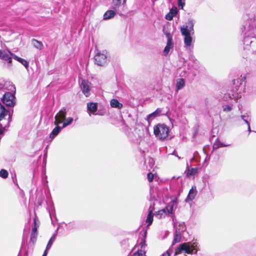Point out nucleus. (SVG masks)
Masks as SVG:
<instances>
[{"mask_svg": "<svg viewBox=\"0 0 256 256\" xmlns=\"http://www.w3.org/2000/svg\"><path fill=\"white\" fill-rule=\"evenodd\" d=\"M64 122L62 126V127L63 128H66L68 126L70 125L72 122L74 120L73 118H71V117H69L67 118H65V119H64Z\"/></svg>", "mask_w": 256, "mask_h": 256, "instance_id": "obj_29", "label": "nucleus"}, {"mask_svg": "<svg viewBox=\"0 0 256 256\" xmlns=\"http://www.w3.org/2000/svg\"><path fill=\"white\" fill-rule=\"evenodd\" d=\"M167 38V42L166 47L164 48L163 53L164 55L166 56L169 53L170 50L174 48V42L172 41V36L170 32L166 34Z\"/></svg>", "mask_w": 256, "mask_h": 256, "instance_id": "obj_8", "label": "nucleus"}, {"mask_svg": "<svg viewBox=\"0 0 256 256\" xmlns=\"http://www.w3.org/2000/svg\"><path fill=\"white\" fill-rule=\"evenodd\" d=\"M185 85V80L182 78H178L176 82V91L182 89Z\"/></svg>", "mask_w": 256, "mask_h": 256, "instance_id": "obj_25", "label": "nucleus"}, {"mask_svg": "<svg viewBox=\"0 0 256 256\" xmlns=\"http://www.w3.org/2000/svg\"><path fill=\"white\" fill-rule=\"evenodd\" d=\"M35 175H36V172H35V171H34L33 172V178H34Z\"/></svg>", "mask_w": 256, "mask_h": 256, "instance_id": "obj_52", "label": "nucleus"}, {"mask_svg": "<svg viewBox=\"0 0 256 256\" xmlns=\"http://www.w3.org/2000/svg\"><path fill=\"white\" fill-rule=\"evenodd\" d=\"M49 213H50V216L51 217V214H50V212H49Z\"/></svg>", "mask_w": 256, "mask_h": 256, "instance_id": "obj_55", "label": "nucleus"}, {"mask_svg": "<svg viewBox=\"0 0 256 256\" xmlns=\"http://www.w3.org/2000/svg\"><path fill=\"white\" fill-rule=\"evenodd\" d=\"M248 131L249 132H252V130L250 129V124H248Z\"/></svg>", "mask_w": 256, "mask_h": 256, "instance_id": "obj_48", "label": "nucleus"}, {"mask_svg": "<svg viewBox=\"0 0 256 256\" xmlns=\"http://www.w3.org/2000/svg\"><path fill=\"white\" fill-rule=\"evenodd\" d=\"M126 0H124V2H125Z\"/></svg>", "mask_w": 256, "mask_h": 256, "instance_id": "obj_56", "label": "nucleus"}, {"mask_svg": "<svg viewBox=\"0 0 256 256\" xmlns=\"http://www.w3.org/2000/svg\"><path fill=\"white\" fill-rule=\"evenodd\" d=\"M134 256H142V254L141 253L140 254L139 250H138L134 254Z\"/></svg>", "mask_w": 256, "mask_h": 256, "instance_id": "obj_46", "label": "nucleus"}, {"mask_svg": "<svg viewBox=\"0 0 256 256\" xmlns=\"http://www.w3.org/2000/svg\"><path fill=\"white\" fill-rule=\"evenodd\" d=\"M37 236H38V232H31L30 240V241L32 242V243H34L36 242Z\"/></svg>", "mask_w": 256, "mask_h": 256, "instance_id": "obj_34", "label": "nucleus"}, {"mask_svg": "<svg viewBox=\"0 0 256 256\" xmlns=\"http://www.w3.org/2000/svg\"><path fill=\"white\" fill-rule=\"evenodd\" d=\"M68 225V230L75 228L76 227V224L74 222H70Z\"/></svg>", "mask_w": 256, "mask_h": 256, "instance_id": "obj_40", "label": "nucleus"}, {"mask_svg": "<svg viewBox=\"0 0 256 256\" xmlns=\"http://www.w3.org/2000/svg\"><path fill=\"white\" fill-rule=\"evenodd\" d=\"M178 72H179L180 76L182 77L185 76L187 74V71L182 68H180L178 69Z\"/></svg>", "mask_w": 256, "mask_h": 256, "instance_id": "obj_35", "label": "nucleus"}, {"mask_svg": "<svg viewBox=\"0 0 256 256\" xmlns=\"http://www.w3.org/2000/svg\"><path fill=\"white\" fill-rule=\"evenodd\" d=\"M3 88V84L0 82V90Z\"/></svg>", "mask_w": 256, "mask_h": 256, "instance_id": "obj_51", "label": "nucleus"}, {"mask_svg": "<svg viewBox=\"0 0 256 256\" xmlns=\"http://www.w3.org/2000/svg\"><path fill=\"white\" fill-rule=\"evenodd\" d=\"M191 60L194 61L196 60V59L194 58V56H192L191 58L190 59Z\"/></svg>", "mask_w": 256, "mask_h": 256, "instance_id": "obj_50", "label": "nucleus"}, {"mask_svg": "<svg viewBox=\"0 0 256 256\" xmlns=\"http://www.w3.org/2000/svg\"><path fill=\"white\" fill-rule=\"evenodd\" d=\"M166 214V209H162L160 210H158L156 213V216L158 218H161L163 215Z\"/></svg>", "mask_w": 256, "mask_h": 256, "instance_id": "obj_33", "label": "nucleus"}, {"mask_svg": "<svg viewBox=\"0 0 256 256\" xmlns=\"http://www.w3.org/2000/svg\"><path fill=\"white\" fill-rule=\"evenodd\" d=\"M58 228H57V230H56L54 233L52 235L50 238V240L47 244V246H46V250L48 251L50 250V249L51 248L52 246V245L54 242L56 236H57V232H58Z\"/></svg>", "mask_w": 256, "mask_h": 256, "instance_id": "obj_21", "label": "nucleus"}, {"mask_svg": "<svg viewBox=\"0 0 256 256\" xmlns=\"http://www.w3.org/2000/svg\"><path fill=\"white\" fill-rule=\"evenodd\" d=\"M176 156L178 157V159H180V157H179L178 156Z\"/></svg>", "mask_w": 256, "mask_h": 256, "instance_id": "obj_54", "label": "nucleus"}, {"mask_svg": "<svg viewBox=\"0 0 256 256\" xmlns=\"http://www.w3.org/2000/svg\"><path fill=\"white\" fill-rule=\"evenodd\" d=\"M197 194V190L196 186H192L190 190L188 195L186 199V202L192 200Z\"/></svg>", "mask_w": 256, "mask_h": 256, "instance_id": "obj_16", "label": "nucleus"}, {"mask_svg": "<svg viewBox=\"0 0 256 256\" xmlns=\"http://www.w3.org/2000/svg\"><path fill=\"white\" fill-rule=\"evenodd\" d=\"M196 173V168H190L188 169L186 175L188 176H190L195 175Z\"/></svg>", "mask_w": 256, "mask_h": 256, "instance_id": "obj_30", "label": "nucleus"}, {"mask_svg": "<svg viewBox=\"0 0 256 256\" xmlns=\"http://www.w3.org/2000/svg\"><path fill=\"white\" fill-rule=\"evenodd\" d=\"M87 110L88 112H92L94 114L98 110V104L94 102H88Z\"/></svg>", "mask_w": 256, "mask_h": 256, "instance_id": "obj_18", "label": "nucleus"}, {"mask_svg": "<svg viewBox=\"0 0 256 256\" xmlns=\"http://www.w3.org/2000/svg\"><path fill=\"white\" fill-rule=\"evenodd\" d=\"M121 245L122 246L126 245V246L128 244V240H124L121 242Z\"/></svg>", "mask_w": 256, "mask_h": 256, "instance_id": "obj_44", "label": "nucleus"}, {"mask_svg": "<svg viewBox=\"0 0 256 256\" xmlns=\"http://www.w3.org/2000/svg\"><path fill=\"white\" fill-rule=\"evenodd\" d=\"M150 164H152V163H154V161L153 158H150Z\"/></svg>", "mask_w": 256, "mask_h": 256, "instance_id": "obj_49", "label": "nucleus"}, {"mask_svg": "<svg viewBox=\"0 0 256 256\" xmlns=\"http://www.w3.org/2000/svg\"><path fill=\"white\" fill-rule=\"evenodd\" d=\"M63 128L62 126H60L58 125L56 126L53 129L52 132L50 134V138L52 140L55 137H56L58 134L60 132Z\"/></svg>", "mask_w": 256, "mask_h": 256, "instance_id": "obj_20", "label": "nucleus"}, {"mask_svg": "<svg viewBox=\"0 0 256 256\" xmlns=\"http://www.w3.org/2000/svg\"><path fill=\"white\" fill-rule=\"evenodd\" d=\"M174 16L170 14V13L169 12L168 14H166L165 18L166 20H172Z\"/></svg>", "mask_w": 256, "mask_h": 256, "instance_id": "obj_43", "label": "nucleus"}, {"mask_svg": "<svg viewBox=\"0 0 256 256\" xmlns=\"http://www.w3.org/2000/svg\"><path fill=\"white\" fill-rule=\"evenodd\" d=\"M15 96L10 92H6L2 98V102L6 106L12 107L15 105Z\"/></svg>", "mask_w": 256, "mask_h": 256, "instance_id": "obj_7", "label": "nucleus"}, {"mask_svg": "<svg viewBox=\"0 0 256 256\" xmlns=\"http://www.w3.org/2000/svg\"><path fill=\"white\" fill-rule=\"evenodd\" d=\"M230 146V144H223L217 138L213 144V148L214 149H218L220 148L228 146Z\"/></svg>", "mask_w": 256, "mask_h": 256, "instance_id": "obj_26", "label": "nucleus"}, {"mask_svg": "<svg viewBox=\"0 0 256 256\" xmlns=\"http://www.w3.org/2000/svg\"><path fill=\"white\" fill-rule=\"evenodd\" d=\"M116 14V12L113 10H108L104 14L103 20H108L114 18Z\"/></svg>", "mask_w": 256, "mask_h": 256, "instance_id": "obj_22", "label": "nucleus"}, {"mask_svg": "<svg viewBox=\"0 0 256 256\" xmlns=\"http://www.w3.org/2000/svg\"><path fill=\"white\" fill-rule=\"evenodd\" d=\"M48 253V250H45L42 256H47Z\"/></svg>", "mask_w": 256, "mask_h": 256, "instance_id": "obj_47", "label": "nucleus"}, {"mask_svg": "<svg viewBox=\"0 0 256 256\" xmlns=\"http://www.w3.org/2000/svg\"><path fill=\"white\" fill-rule=\"evenodd\" d=\"M147 178L150 182H152L154 179V174L152 172H148L147 174Z\"/></svg>", "mask_w": 256, "mask_h": 256, "instance_id": "obj_42", "label": "nucleus"}, {"mask_svg": "<svg viewBox=\"0 0 256 256\" xmlns=\"http://www.w3.org/2000/svg\"><path fill=\"white\" fill-rule=\"evenodd\" d=\"M110 104L112 108L120 109L122 108L123 104L120 103L116 99H112L110 102Z\"/></svg>", "mask_w": 256, "mask_h": 256, "instance_id": "obj_24", "label": "nucleus"}, {"mask_svg": "<svg viewBox=\"0 0 256 256\" xmlns=\"http://www.w3.org/2000/svg\"><path fill=\"white\" fill-rule=\"evenodd\" d=\"M197 243L196 242H188L180 244L175 249L174 256L180 254H196V250Z\"/></svg>", "mask_w": 256, "mask_h": 256, "instance_id": "obj_3", "label": "nucleus"}, {"mask_svg": "<svg viewBox=\"0 0 256 256\" xmlns=\"http://www.w3.org/2000/svg\"><path fill=\"white\" fill-rule=\"evenodd\" d=\"M13 112V110H12ZM8 114V120L6 122V124H5L4 126H8L10 122L12 120V112H8L5 108V106L0 103V122L4 118V116H6L7 114ZM0 124H2L0 122Z\"/></svg>", "mask_w": 256, "mask_h": 256, "instance_id": "obj_9", "label": "nucleus"}, {"mask_svg": "<svg viewBox=\"0 0 256 256\" xmlns=\"http://www.w3.org/2000/svg\"><path fill=\"white\" fill-rule=\"evenodd\" d=\"M106 54V50L98 52L94 57L95 64L100 66H104L107 62Z\"/></svg>", "mask_w": 256, "mask_h": 256, "instance_id": "obj_6", "label": "nucleus"}, {"mask_svg": "<svg viewBox=\"0 0 256 256\" xmlns=\"http://www.w3.org/2000/svg\"><path fill=\"white\" fill-rule=\"evenodd\" d=\"M177 204V198H175L174 199L172 200V202L167 205L164 209H166V212H167L168 214H172L174 210V206Z\"/></svg>", "mask_w": 256, "mask_h": 256, "instance_id": "obj_17", "label": "nucleus"}, {"mask_svg": "<svg viewBox=\"0 0 256 256\" xmlns=\"http://www.w3.org/2000/svg\"><path fill=\"white\" fill-rule=\"evenodd\" d=\"M182 34L184 36V42L186 47L190 46L192 43V38L191 34H188L186 30H184Z\"/></svg>", "mask_w": 256, "mask_h": 256, "instance_id": "obj_14", "label": "nucleus"}, {"mask_svg": "<svg viewBox=\"0 0 256 256\" xmlns=\"http://www.w3.org/2000/svg\"><path fill=\"white\" fill-rule=\"evenodd\" d=\"M14 54L9 50H0V58L6 61L8 63L12 62Z\"/></svg>", "mask_w": 256, "mask_h": 256, "instance_id": "obj_12", "label": "nucleus"}, {"mask_svg": "<svg viewBox=\"0 0 256 256\" xmlns=\"http://www.w3.org/2000/svg\"><path fill=\"white\" fill-rule=\"evenodd\" d=\"M34 226L32 228V232H38L37 231H38V226L37 225V224H36V218H34Z\"/></svg>", "mask_w": 256, "mask_h": 256, "instance_id": "obj_39", "label": "nucleus"}, {"mask_svg": "<svg viewBox=\"0 0 256 256\" xmlns=\"http://www.w3.org/2000/svg\"><path fill=\"white\" fill-rule=\"evenodd\" d=\"M173 246H174L172 244L168 250L165 252L163 253L161 256H170V254H172L174 251Z\"/></svg>", "mask_w": 256, "mask_h": 256, "instance_id": "obj_32", "label": "nucleus"}, {"mask_svg": "<svg viewBox=\"0 0 256 256\" xmlns=\"http://www.w3.org/2000/svg\"><path fill=\"white\" fill-rule=\"evenodd\" d=\"M248 23V25L246 24L241 28L242 32L244 30L246 31L243 40L244 49L251 50L254 52L256 51V22L255 20L250 19Z\"/></svg>", "mask_w": 256, "mask_h": 256, "instance_id": "obj_1", "label": "nucleus"}, {"mask_svg": "<svg viewBox=\"0 0 256 256\" xmlns=\"http://www.w3.org/2000/svg\"><path fill=\"white\" fill-rule=\"evenodd\" d=\"M173 224L174 228V238L172 242V245L174 246L176 243L179 242L181 240L182 234L186 230V227L184 222L179 224L178 227L176 223L174 221L172 218Z\"/></svg>", "mask_w": 256, "mask_h": 256, "instance_id": "obj_5", "label": "nucleus"}, {"mask_svg": "<svg viewBox=\"0 0 256 256\" xmlns=\"http://www.w3.org/2000/svg\"><path fill=\"white\" fill-rule=\"evenodd\" d=\"M13 58L22 64L26 69L29 66V62L26 60L20 58L16 54L13 55Z\"/></svg>", "mask_w": 256, "mask_h": 256, "instance_id": "obj_23", "label": "nucleus"}, {"mask_svg": "<svg viewBox=\"0 0 256 256\" xmlns=\"http://www.w3.org/2000/svg\"><path fill=\"white\" fill-rule=\"evenodd\" d=\"M162 112V108H158L154 112L148 115L146 120L148 124H150L151 122L156 118L160 116L161 115Z\"/></svg>", "mask_w": 256, "mask_h": 256, "instance_id": "obj_15", "label": "nucleus"}, {"mask_svg": "<svg viewBox=\"0 0 256 256\" xmlns=\"http://www.w3.org/2000/svg\"><path fill=\"white\" fill-rule=\"evenodd\" d=\"M117 1H118V2L119 4H120L121 0H117Z\"/></svg>", "mask_w": 256, "mask_h": 256, "instance_id": "obj_53", "label": "nucleus"}, {"mask_svg": "<svg viewBox=\"0 0 256 256\" xmlns=\"http://www.w3.org/2000/svg\"><path fill=\"white\" fill-rule=\"evenodd\" d=\"M8 172L4 170V169H2L0 170V177L3 178H6L8 177Z\"/></svg>", "mask_w": 256, "mask_h": 256, "instance_id": "obj_31", "label": "nucleus"}, {"mask_svg": "<svg viewBox=\"0 0 256 256\" xmlns=\"http://www.w3.org/2000/svg\"><path fill=\"white\" fill-rule=\"evenodd\" d=\"M32 44H33L34 46L36 48L41 50L43 48L44 46L42 43V42L38 41L36 39L33 38L32 40Z\"/></svg>", "mask_w": 256, "mask_h": 256, "instance_id": "obj_27", "label": "nucleus"}, {"mask_svg": "<svg viewBox=\"0 0 256 256\" xmlns=\"http://www.w3.org/2000/svg\"><path fill=\"white\" fill-rule=\"evenodd\" d=\"M169 132L168 127L165 124H158L154 128V133L156 137L160 140H164Z\"/></svg>", "mask_w": 256, "mask_h": 256, "instance_id": "obj_4", "label": "nucleus"}, {"mask_svg": "<svg viewBox=\"0 0 256 256\" xmlns=\"http://www.w3.org/2000/svg\"><path fill=\"white\" fill-rule=\"evenodd\" d=\"M170 12L174 17L178 14V10L176 7H174L170 10Z\"/></svg>", "mask_w": 256, "mask_h": 256, "instance_id": "obj_38", "label": "nucleus"}, {"mask_svg": "<svg viewBox=\"0 0 256 256\" xmlns=\"http://www.w3.org/2000/svg\"><path fill=\"white\" fill-rule=\"evenodd\" d=\"M153 217L154 214L152 212V210H150L146 219V222L148 223V226H150L152 224L153 222Z\"/></svg>", "mask_w": 256, "mask_h": 256, "instance_id": "obj_28", "label": "nucleus"}, {"mask_svg": "<svg viewBox=\"0 0 256 256\" xmlns=\"http://www.w3.org/2000/svg\"><path fill=\"white\" fill-rule=\"evenodd\" d=\"M185 0H178V6L181 8L183 9L184 6L185 5Z\"/></svg>", "mask_w": 256, "mask_h": 256, "instance_id": "obj_41", "label": "nucleus"}, {"mask_svg": "<svg viewBox=\"0 0 256 256\" xmlns=\"http://www.w3.org/2000/svg\"><path fill=\"white\" fill-rule=\"evenodd\" d=\"M90 83L86 80H82L80 84V88L82 90V93L85 95L86 96L88 97L90 95Z\"/></svg>", "mask_w": 256, "mask_h": 256, "instance_id": "obj_11", "label": "nucleus"}, {"mask_svg": "<svg viewBox=\"0 0 256 256\" xmlns=\"http://www.w3.org/2000/svg\"><path fill=\"white\" fill-rule=\"evenodd\" d=\"M66 114V109L64 108H63L61 109L59 112L55 116V121L54 124L55 125L57 126L58 124L62 123V120L65 119Z\"/></svg>", "mask_w": 256, "mask_h": 256, "instance_id": "obj_10", "label": "nucleus"}, {"mask_svg": "<svg viewBox=\"0 0 256 256\" xmlns=\"http://www.w3.org/2000/svg\"><path fill=\"white\" fill-rule=\"evenodd\" d=\"M194 20L192 19L188 20V22L186 24V26L181 28V32H182L184 30H186V32H188V34H191L192 35H193L194 34Z\"/></svg>", "mask_w": 256, "mask_h": 256, "instance_id": "obj_13", "label": "nucleus"}, {"mask_svg": "<svg viewBox=\"0 0 256 256\" xmlns=\"http://www.w3.org/2000/svg\"><path fill=\"white\" fill-rule=\"evenodd\" d=\"M146 232H145L144 234V238L140 242V245L142 249H145V247L146 246V240H145V238L146 237Z\"/></svg>", "mask_w": 256, "mask_h": 256, "instance_id": "obj_36", "label": "nucleus"}, {"mask_svg": "<svg viewBox=\"0 0 256 256\" xmlns=\"http://www.w3.org/2000/svg\"><path fill=\"white\" fill-rule=\"evenodd\" d=\"M228 102H227L228 104H222V111L226 112H230L232 110L234 100H230Z\"/></svg>", "mask_w": 256, "mask_h": 256, "instance_id": "obj_19", "label": "nucleus"}, {"mask_svg": "<svg viewBox=\"0 0 256 256\" xmlns=\"http://www.w3.org/2000/svg\"><path fill=\"white\" fill-rule=\"evenodd\" d=\"M139 252H140V253H141V254H142V255H143V254H144V256H146L145 254H146V250H145V249H142V248H141V250H139Z\"/></svg>", "mask_w": 256, "mask_h": 256, "instance_id": "obj_45", "label": "nucleus"}, {"mask_svg": "<svg viewBox=\"0 0 256 256\" xmlns=\"http://www.w3.org/2000/svg\"><path fill=\"white\" fill-rule=\"evenodd\" d=\"M240 116L242 118V119L244 122L246 124H250L249 121L250 120V118L248 116L242 115Z\"/></svg>", "mask_w": 256, "mask_h": 256, "instance_id": "obj_37", "label": "nucleus"}, {"mask_svg": "<svg viewBox=\"0 0 256 256\" xmlns=\"http://www.w3.org/2000/svg\"><path fill=\"white\" fill-rule=\"evenodd\" d=\"M246 76H240V78L232 80L233 85L230 90H228L224 94L222 99L224 102H228L230 100L236 102V100L241 98V94L244 91Z\"/></svg>", "mask_w": 256, "mask_h": 256, "instance_id": "obj_2", "label": "nucleus"}]
</instances>
